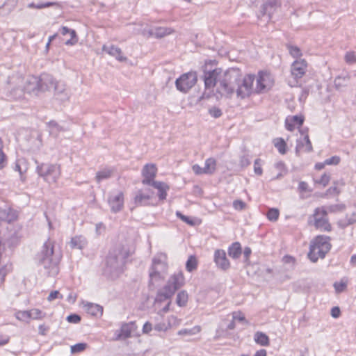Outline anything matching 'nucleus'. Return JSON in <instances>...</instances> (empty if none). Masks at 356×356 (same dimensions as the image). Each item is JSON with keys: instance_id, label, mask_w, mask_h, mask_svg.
I'll return each instance as SVG.
<instances>
[{"instance_id": "f257e3e1", "label": "nucleus", "mask_w": 356, "mask_h": 356, "mask_svg": "<svg viewBox=\"0 0 356 356\" xmlns=\"http://www.w3.org/2000/svg\"><path fill=\"white\" fill-rule=\"evenodd\" d=\"M254 80V76L250 74L242 77L240 70L236 68L222 70L217 92L227 97H231L236 92L238 97L243 99L251 94Z\"/></svg>"}, {"instance_id": "f03ea898", "label": "nucleus", "mask_w": 356, "mask_h": 356, "mask_svg": "<svg viewBox=\"0 0 356 356\" xmlns=\"http://www.w3.org/2000/svg\"><path fill=\"white\" fill-rule=\"evenodd\" d=\"M62 258L60 250L55 248V242L48 238L36 255L39 266L46 270L48 275L54 276L58 273V264Z\"/></svg>"}, {"instance_id": "7ed1b4c3", "label": "nucleus", "mask_w": 356, "mask_h": 356, "mask_svg": "<svg viewBox=\"0 0 356 356\" xmlns=\"http://www.w3.org/2000/svg\"><path fill=\"white\" fill-rule=\"evenodd\" d=\"M129 249L124 245H118L112 249L107 256L104 273L112 277L119 275L124 269L126 259L130 256Z\"/></svg>"}, {"instance_id": "20e7f679", "label": "nucleus", "mask_w": 356, "mask_h": 356, "mask_svg": "<svg viewBox=\"0 0 356 356\" xmlns=\"http://www.w3.org/2000/svg\"><path fill=\"white\" fill-rule=\"evenodd\" d=\"M185 284V278L181 271L175 273L168 280L166 284L159 289L156 293L155 301L162 302L170 300L176 291Z\"/></svg>"}, {"instance_id": "39448f33", "label": "nucleus", "mask_w": 356, "mask_h": 356, "mask_svg": "<svg viewBox=\"0 0 356 356\" xmlns=\"http://www.w3.org/2000/svg\"><path fill=\"white\" fill-rule=\"evenodd\" d=\"M331 248L330 237L318 236L312 241L308 253V257L312 262H316L318 259H323Z\"/></svg>"}, {"instance_id": "423d86ee", "label": "nucleus", "mask_w": 356, "mask_h": 356, "mask_svg": "<svg viewBox=\"0 0 356 356\" xmlns=\"http://www.w3.org/2000/svg\"><path fill=\"white\" fill-rule=\"evenodd\" d=\"M168 273V264L164 254L156 255L152 259L149 268V285L163 280Z\"/></svg>"}, {"instance_id": "0eeeda50", "label": "nucleus", "mask_w": 356, "mask_h": 356, "mask_svg": "<svg viewBox=\"0 0 356 356\" xmlns=\"http://www.w3.org/2000/svg\"><path fill=\"white\" fill-rule=\"evenodd\" d=\"M55 81L53 76L47 74L41 75L40 78L33 76L27 81L25 90L29 93H34L35 95H37L38 92L51 90L54 88Z\"/></svg>"}, {"instance_id": "6e6552de", "label": "nucleus", "mask_w": 356, "mask_h": 356, "mask_svg": "<svg viewBox=\"0 0 356 356\" xmlns=\"http://www.w3.org/2000/svg\"><path fill=\"white\" fill-rule=\"evenodd\" d=\"M38 175L49 184L56 183L60 175V168L58 165L42 163L37 167Z\"/></svg>"}, {"instance_id": "1a4fd4ad", "label": "nucleus", "mask_w": 356, "mask_h": 356, "mask_svg": "<svg viewBox=\"0 0 356 356\" xmlns=\"http://www.w3.org/2000/svg\"><path fill=\"white\" fill-rule=\"evenodd\" d=\"M17 218V213L15 210L6 207L0 208V234L3 232V229L15 230L13 222Z\"/></svg>"}, {"instance_id": "9d476101", "label": "nucleus", "mask_w": 356, "mask_h": 356, "mask_svg": "<svg viewBox=\"0 0 356 356\" xmlns=\"http://www.w3.org/2000/svg\"><path fill=\"white\" fill-rule=\"evenodd\" d=\"M312 218H313L312 224L316 229L327 232L331 230V225L327 218V211L324 207L316 208Z\"/></svg>"}, {"instance_id": "9b49d317", "label": "nucleus", "mask_w": 356, "mask_h": 356, "mask_svg": "<svg viewBox=\"0 0 356 356\" xmlns=\"http://www.w3.org/2000/svg\"><path fill=\"white\" fill-rule=\"evenodd\" d=\"M197 81L196 72H190L185 73L176 80V88L180 92L186 93L195 86Z\"/></svg>"}, {"instance_id": "f8f14e48", "label": "nucleus", "mask_w": 356, "mask_h": 356, "mask_svg": "<svg viewBox=\"0 0 356 356\" xmlns=\"http://www.w3.org/2000/svg\"><path fill=\"white\" fill-rule=\"evenodd\" d=\"M274 84V79L272 74L268 72H260L257 79L255 91L262 93L270 90Z\"/></svg>"}, {"instance_id": "ddd939ff", "label": "nucleus", "mask_w": 356, "mask_h": 356, "mask_svg": "<svg viewBox=\"0 0 356 356\" xmlns=\"http://www.w3.org/2000/svg\"><path fill=\"white\" fill-rule=\"evenodd\" d=\"M222 69L216 68L213 70L204 71V81L206 89L217 87L219 83L220 76H221Z\"/></svg>"}, {"instance_id": "4468645a", "label": "nucleus", "mask_w": 356, "mask_h": 356, "mask_svg": "<svg viewBox=\"0 0 356 356\" xmlns=\"http://www.w3.org/2000/svg\"><path fill=\"white\" fill-rule=\"evenodd\" d=\"M157 173V168L155 164L147 163L144 165L142 170V175L143 179L142 184L144 185H152V183L156 182L154 178Z\"/></svg>"}, {"instance_id": "2eb2a0df", "label": "nucleus", "mask_w": 356, "mask_h": 356, "mask_svg": "<svg viewBox=\"0 0 356 356\" xmlns=\"http://www.w3.org/2000/svg\"><path fill=\"white\" fill-rule=\"evenodd\" d=\"M302 137L297 140L296 153L299 154L300 152H311L313 150L312 143L307 132L300 131Z\"/></svg>"}, {"instance_id": "dca6fc26", "label": "nucleus", "mask_w": 356, "mask_h": 356, "mask_svg": "<svg viewBox=\"0 0 356 356\" xmlns=\"http://www.w3.org/2000/svg\"><path fill=\"white\" fill-rule=\"evenodd\" d=\"M279 6L280 3L277 0H268L262 5L258 17L266 16L267 21H269Z\"/></svg>"}, {"instance_id": "f3484780", "label": "nucleus", "mask_w": 356, "mask_h": 356, "mask_svg": "<svg viewBox=\"0 0 356 356\" xmlns=\"http://www.w3.org/2000/svg\"><path fill=\"white\" fill-rule=\"evenodd\" d=\"M108 204L112 212L117 213L121 211L124 205L123 193L118 192L117 194L111 195L108 197Z\"/></svg>"}, {"instance_id": "a211bd4d", "label": "nucleus", "mask_w": 356, "mask_h": 356, "mask_svg": "<svg viewBox=\"0 0 356 356\" xmlns=\"http://www.w3.org/2000/svg\"><path fill=\"white\" fill-rule=\"evenodd\" d=\"M134 330V323L133 322L124 323L122 324L120 330H115L114 339L116 341L126 339L131 337Z\"/></svg>"}, {"instance_id": "6ab92c4d", "label": "nucleus", "mask_w": 356, "mask_h": 356, "mask_svg": "<svg viewBox=\"0 0 356 356\" xmlns=\"http://www.w3.org/2000/svg\"><path fill=\"white\" fill-rule=\"evenodd\" d=\"M307 62L302 60H297L294 61L291 65V74L295 79H298L302 77L307 71Z\"/></svg>"}, {"instance_id": "aec40b11", "label": "nucleus", "mask_w": 356, "mask_h": 356, "mask_svg": "<svg viewBox=\"0 0 356 356\" xmlns=\"http://www.w3.org/2000/svg\"><path fill=\"white\" fill-rule=\"evenodd\" d=\"M214 261L217 266L222 270L229 268V262L226 257V253L222 250H217L214 254Z\"/></svg>"}, {"instance_id": "412c9836", "label": "nucleus", "mask_w": 356, "mask_h": 356, "mask_svg": "<svg viewBox=\"0 0 356 356\" xmlns=\"http://www.w3.org/2000/svg\"><path fill=\"white\" fill-rule=\"evenodd\" d=\"M102 50L106 52L110 56L115 57L120 62H124L127 60V57L122 55V51L121 49L115 45L104 44L102 47Z\"/></svg>"}, {"instance_id": "4be33fe9", "label": "nucleus", "mask_w": 356, "mask_h": 356, "mask_svg": "<svg viewBox=\"0 0 356 356\" xmlns=\"http://www.w3.org/2000/svg\"><path fill=\"white\" fill-rule=\"evenodd\" d=\"M20 228H17V229H9L8 231H6V233H3V240L5 242H3V244H6V243H8L9 246H13L18 241V239L19 238V236L18 234V231Z\"/></svg>"}, {"instance_id": "5701e85b", "label": "nucleus", "mask_w": 356, "mask_h": 356, "mask_svg": "<svg viewBox=\"0 0 356 356\" xmlns=\"http://www.w3.org/2000/svg\"><path fill=\"white\" fill-rule=\"evenodd\" d=\"M350 81V76L347 73H342L337 76L334 79V86L337 90H343L346 86H348Z\"/></svg>"}, {"instance_id": "b1692460", "label": "nucleus", "mask_w": 356, "mask_h": 356, "mask_svg": "<svg viewBox=\"0 0 356 356\" xmlns=\"http://www.w3.org/2000/svg\"><path fill=\"white\" fill-rule=\"evenodd\" d=\"M84 307L88 314L94 316H102L103 314V307L92 302H86Z\"/></svg>"}, {"instance_id": "393cba45", "label": "nucleus", "mask_w": 356, "mask_h": 356, "mask_svg": "<svg viewBox=\"0 0 356 356\" xmlns=\"http://www.w3.org/2000/svg\"><path fill=\"white\" fill-rule=\"evenodd\" d=\"M151 186L158 190V196L160 200H165L167 191L169 190V186L165 183L157 181L152 183Z\"/></svg>"}, {"instance_id": "a878e982", "label": "nucleus", "mask_w": 356, "mask_h": 356, "mask_svg": "<svg viewBox=\"0 0 356 356\" xmlns=\"http://www.w3.org/2000/svg\"><path fill=\"white\" fill-rule=\"evenodd\" d=\"M304 122L302 116L294 115L286 120V127L289 131H293L296 126L300 127Z\"/></svg>"}, {"instance_id": "bb28decb", "label": "nucleus", "mask_w": 356, "mask_h": 356, "mask_svg": "<svg viewBox=\"0 0 356 356\" xmlns=\"http://www.w3.org/2000/svg\"><path fill=\"white\" fill-rule=\"evenodd\" d=\"M53 90H54L56 95L60 96V100H65L68 98V94L66 92L65 85L63 83L55 81Z\"/></svg>"}, {"instance_id": "cd10ccee", "label": "nucleus", "mask_w": 356, "mask_h": 356, "mask_svg": "<svg viewBox=\"0 0 356 356\" xmlns=\"http://www.w3.org/2000/svg\"><path fill=\"white\" fill-rule=\"evenodd\" d=\"M87 244L86 238L83 236H76L71 238L70 245L73 249H83Z\"/></svg>"}, {"instance_id": "c85d7f7f", "label": "nucleus", "mask_w": 356, "mask_h": 356, "mask_svg": "<svg viewBox=\"0 0 356 356\" xmlns=\"http://www.w3.org/2000/svg\"><path fill=\"white\" fill-rule=\"evenodd\" d=\"M173 32L171 28L168 27H156L149 31V34L156 38H163L165 35H170Z\"/></svg>"}, {"instance_id": "c756f323", "label": "nucleus", "mask_w": 356, "mask_h": 356, "mask_svg": "<svg viewBox=\"0 0 356 356\" xmlns=\"http://www.w3.org/2000/svg\"><path fill=\"white\" fill-rule=\"evenodd\" d=\"M149 200L148 195L144 194L143 192L138 190L134 197V203L137 207L145 206L147 204V202Z\"/></svg>"}, {"instance_id": "7c9ffc66", "label": "nucleus", "mask_w": 356, "mask_h": 356, "mask_svg": "<svg viewBox=\"0 0 356 356\" xmlns=\"http://www.w3.org/2000/svg\"><path fill=\"white\" fill-rule=\"evenodd\" d=\"M242 253L241 244L238 242L233 243L228 249V254L233 259L238 258Z\"/></svg>"}, {"instance_id": "2f4dec72", "label": "nucleus", "mask_w": 356, "mask_h": 356, "mask_svg": "<svg viewBox=\"0 0 356 356\" xmlns=\"http://www.w3.org/2000/svg\"><path fill=\"white\" fill-rule=\"evenodd\" d=\"M216 169V161L215 159L211 157L205 161L204 167V174L212 175Z\"/></svg>"}, {"instance_id": "473e14b6", "label": "nucleus", "mask_w": 356, "mask_h": 356, "mask_svg": "<svg viewBox=\"0 0 356 356\" xmlns=\"http://www.w3.org/2000/svg\"><path fill=\"white\" fill-rule=\"evenodd\" d=\"M254 341L257 343L260 344L261 346H266L269 345V338L268 337L261 332H257L254 334Z\"/></svg>"}, {"instance_id": "72a5a7b5", "label": "nucleus", "mask_w": 356, "mask_h": 356, "mask_svg": "<svg viewBox=\"0 0 356 356\" xmlns=\"http://www.w3.org/2000/svg\"><path fill=\"white\" fill-rule=\"evenodd\" d=\"M188 293L186 291L183 290V291H179L177 293V298H176V303L179 307H185L188 302Z\"/></svg>"}, {"instance_id": "f704fd0d", "label": "nucleus", "mask_w": 356, "mask_h": 356, "mask_svg": "<svg viewBox=\"0 0 356 356\" xmlns=\"http://www.w3.org/2000/svg\"><path fill=\"white\" fill-rule=\"evenodd\" d=\"M113 172V170L111 169H104L102 170L98 171L95 177L96 181L99 183L102 180L107 179L112 176Z\"/></svg>"}, {"instance_id": "c9c22d12", "label": "nucleus", "mask_w": 356, "mask_h": 356, "mask_svg": "<svg viewBox=\"0 0 356 356\" xmlns=\"http://www.w3.org/2000/svg\"><path fill=\"white\" fill-rule=\"evenodd\" d=\"M273 144L281 154L286 152V143L282 138H276L273 140Z\"/></svg>"}, {"instance_id": "e433bc0d", "label": "nucleus", "mask_w": 356, "mask_h": 356, "mask_svg": "<svg viewBox=\"0 0 356 356\" xmlns=\"http://www.w3.org/2000/svg\"><path fill=\"white\" fill-rule=\"evenodd\" d=\"M201 331V327L196 325L191 329H182L178 331V335H195Z\"/></svg>"}, {"instance_id": "4c0bfd02", "label": "nucleus", "mask_w": 356, "mask_h": 356, "mask_svg": "<svg viewBox=\"0 0 356 356\" xmlns=\"http://www.w3.org/2000/svg\"><path fill=\"white\" fill-rule=\"evenodd\" d=\"M197 268V260L194 256H190L186 264V268L188 272H192Z\"/></svg>"}, {"instance_id": "58836bf2", "label": "nucleus", "mask_w": 356, "mask_h": 356, "mask_svg": "<svg viewBox=\"0 0 356 356\" xmlns=\"http://www.w3.org/2000/svg\"><path fill=\"white\" fill-rule=\"evenodd\" d=\"M49 127L50 129V134L51 135H54L55 136H57V134L60 132L63 131L64 129L60 127L55 121H51L49 123Z\"/></svg>"}, {"instance_id": "ea45409f", "label": "nucleus", "mask_w": 356, "mask_h": 356, "mask_svg": "<svg viewBox=\"0 0 356 356\" xmlns=\"http://www.w3.org/2000/svg\"><path fill=\"white\" fill-rule=\"evenodd\" d=\"M49 127L50 129V134L51 135H54L55 136H57V134L60 132L63 131L64 129L60 127L55 121H51L49 123Z\"/></svg>"}, {"instance_id": "a19ab883", "label": "nucleus", "mask_w": 356, "mask_h": 356, "mask_svg": "<svg viewBox=\"0 0 356 356\" xmlns=\"http://www.w3.org/2000/svg\"><path fill=\"white\" fill-rule=\"evenodd\" d=\"M49 127L50 129V134L51 135H54L55 136H57V134L60 132L63 131L64 129L60 127L55 121H51L49 123Z\"/></svg>"}, {"instance_id": "79ce46f5", "label": "nucleus", "mask_w": 356, "mask_h": 356, "mask_svg": "<svg viewBox=\"0 0 356 356\" xmlns=\"http://www.w3.org/2000/svg\"><path fill=\"white\" fill-rule=\"evenodd\" d=\"M287 49L289 50L290 54L294 58H299L302 56V53L300 49L297 46H293L291 44H288Z\"/></svg>"}, {"instance_id": "37998d69", "label": "nucleus", "mask_w": 356, "mask_h": 356, "mask_svg": "<svg viewBox=\"0 0 356 356\" xmlns=\"http://www.w3.org/2000/svg\"><path fill=\"white\" fill-rule=\"evenodd\" d=\"M54 4H56V3H54V2H47V3H38V4H35L34 3H31L28 5V8L42 9V8L50 7Z\"/></svg>"}, {"instance_id": "c03bdc74", "label": "nucleus", "mask_w": 356, "mask_h": 356, "mask_svg": "<svg viewBox=\"0 0 356 356\" xmlns=\"http://www.w3.org/2000/svg\"><path fill=\"white\" fill-rule=\"evenodd\" d=\"M279 211L277 209H270L267 213V218L270 221H276L279 217Z\"/></svg>"}, {"instance_id": "a18cd8bd", "label": "nucleus", "mask_w": 356, "mask_h": 356, "mask_svg": "<svg viewBox=\"0 0 356 356\" xmlns=\"http://www.w3.org/2000/svg\"><path fill=\"white\" fill-rule=\"evenodd\" d=\"M16 318L22 321H28L30 318L29 311H20L16 314Z\"/></svg>"}, {"instance_id": "49530a36", "label": "nucleus", "mask_w": 356, "mask_h": 356, "mask_svg": "<svg viewBox=\"0 0 356 356\" xmlns=\"http://www.w3.org/2000/svg\"><path fill=\"white\" fill-rule=\"evenodd\" d=\"M87 345L85 343H79L71 346L72 353H77L83 351Z\"/></svg>"}, {"instance_id": "de8ad7c7", "label": "nucleus", "mask_w": 356, "mask_h": 356, "mask_svg": "<svg viewBox=\"0 0 356 356\" xmlns=\"http://www.w3.org/2000/svg\"><path fill=\"white\" fill-rule=\"evenodd\" d=\"M345 61L349 64H355L356 63V55L353 51L347 52L344 57Z\"/></svg>"}, {"instance_id": "09e8293b", "label": "nucleus", "mask_w": 356, "mask_h": 356, "mask_svg": "<svg viewBox=\"0 0 356 356\" xmlns=\"http://www.w3.org/2000/svg\"><path fill=\"white\" fill-rule=\"evenodd\" d=\"M70 34L71 38L67 40L65 42V44L66 45H74L78 42V38L76 37V31L73 29H71Z\"/></svg>"}, {"instance_id": "8fccbe9b", "label": "nucleus", "mask_w": 356, "mask_h": 356, "mask_svg": "<svg viewBox=\"0 0 356 356\" xmlns=\"http://www.w3.org/2000/svg\"><path fill=\"white\" fill-rule=\"evenodd\" d=\"M341 159L338 156H333L329 159L325 160V163L327 165H337L339 163Z\"/></svg>"}, {"instance_id": "3c124183", "label": "nucleus", "mask_w": 356, "mask_h": 356, "mask_svg": "<svg viewBox=\"0 0 356 356\" xmlns=\"http://www.w3.org/2000/svg\"><path fill=\"white\" fill-rule=\"evenodd\" d=\"M254 171L255 174L261 175L263 170L261 168V159H257L254 162Z\"/></svg>"}, {"instance_id": "603ef678", "label": "nucleus", "mask_w": 356, "mask_h": 356, "mask_svg": "<svg viewBox=\"0 0 356 356\" xmlns=\"http://www.w3.org/2000/svg\"><path fill=\"white\" fill-rule=\"evenodd\" d=\"M209 113L215 118H220L222 115V111L219 108L215 106L209 108Z\"/></svg>"}, {"instance_id": "864d4df0", "label": "nucleus", "mask_w": 356, "mask_h": 356, "mask_svg": "<svg viewBox=\"0 0 356 356\" xmlns=\"http://www.w3.org/2000/svg\"><path fill=\"white\" fill-rule=\"evenodd\" d=\"M30 312V318L33 319H39L42 318L43 316L42 315V313L40 310L38 309H33L29 311Z\"/></svg>"}, {"instance_id": "5fc2aeb1", "label": "nucleus", "mask_w": 356, "mask_h": 356, "mask_svg": "<svg viewBox=\"0 0 356 356\" xmlns=\"http://www.w3.org/2000/svg\"><path fill=\"white\" fill-rule=\"evenodd\" d=\"M176 216L180 218L182 221L185 222L188 225H193L194 222L192 219H191L189 217L183 215L180 211L176 212Z\"/></svg>"}, {"instance_id": "6e6d98bb", "label": "nucleus", "mask_w": 356, "mask_h": 356, "mask_svg": "<svg viewBox=\"0 0 356 356\" xmlns=\"http://www.w3.org/2000/svg\"><path fill=\"white\" fill-rule=\"evenodd\" d=\"M347 286V284L346 282H335L334 284V287L337 293H341L343 291Z\"/></svg>"}, {"instance_id": "4d7b16f0", "label": "nucleus", "mask_w": 356, "mask_h": 356, "mask_svg": "<svg viewBox=\"0 0 356 356\" xmlns=\"http://www.w3.org/2000/svg\"><path fill=\"white\" fill-rule=\"evenodd\" d=\"M81 316L78 314H70L67 317V321L72 323H78L81 321Z\"/></svg>"}, {"instance_id": "13d9d810", "label": "nucleus", "mask_w": 356, "mask_h": 356, "mask_svg": "<svg viewBox=\"0 0 356 356\" xmlns=\"http://www.w3.org/2000/svg\"><path fill=\"white\" fill-rule=\"evenodd\" d=\"M3 144L0 138V169L3 168L6 164V156L2 151Z\"/></svg>"}, {"instance_id": "bf43d9fd", "label": "nucleus", "mask_w": 356, "mask_h": 356, "mask_svg": "<svg viewBox=\"0 0 356 356\" xmlns=\"http://www.w3.org/2000/svg\"><path fill=\"white\" fill-rule=\"evenodd\" d=\"M233 207L235 209L241 211L245 209V203L244 202H243L242 200H237L234 201Z\"/></svg>"}, {"instance_id": "052dcab7", "label": "nucleus", "mask_w": 356, "mask_h": 356, "mask_svg": "<svg viewBox=\"0 0 356 356\" xmlns=\"http://www.w3.org/2000/svg\"><path fill=\"white\" fill-rule=\"evenodd\" d=\"M56 298H60V299L63 298V296L59 293L58 291H51L49 293V296L47 298V300L49 301H52V300H54Z\"/></svg>"}, {"instance_id": "680f3d73", "label": "nucleus", "mask_w": 356, "mask_h": 356, "mask_svg": "<svg viewBox=\"0 0 356 356\" xmlns=\"http://www.w3.org/2000/svg\"><path fill=\"white\" fill-rule=\"evenodd\" d=\"M330 181V176L327 174L323 175L320 179L316 181V182L322 184L323 186H325Z\"/></svg>"}, {"instance_id": "e2e57ef3", "label": "nucleus", "mask_w": 356, "mask_h": 356, "mask_svg": "<svg viewBox=\"0 0 356 356\" xmlns=\"http://www.w3.org/2000/svg\"><path fill=\"white\" fill-rule=\"evenodd\" d=\"M275 168L280 172H286V166L284 162L278 161L275 163Z\"/></svg>"}, {"instance_id": "0e129e2a", "label": "nucleus", "mask_w": 356, "mask_h": 356, "mask_svg": "<svg viewBox=\"0 0 356 356\" xmlns=\"http://www.w3.org/2000/svg\"><path fill=\"white\" fill-rule=\"evenodd\" d=\"M192 169L196 175L204 174V168L200 167L197 164L193 165Z\"/></svg>"}, {"instance_id": "69168bd1", "label": "nucleus", "mask_w": 356, "mask_h": 356, "mask_svg": "<svg viewBox=\"0 0 356 356\" xmlns=\"http://www.w3.org/2000/svg\"><path fill=\"white\" fill-rule=\"evenodd\" d=\"M252 250L250 248L245 247L243 250V255L245 257V262H247L248 261V259L251 254Z\"/></svg>"}, {"instance_id": "338daca9", "label": "nucleus", "mask_w": 356, "mask_h": 356, "mask_svg": "<svg viewBox=\"0 0 356 356\" xmlns=\"http://www.w3.org/2000/svg\"><path fill=\"white\" fill-rule=\"evenodd\" d=\"M340 309L337 307H334L331 310V315L333 318H338L340 315Z\"/></svg>"}, {"instance_id": "774afa93", "label": "nucleus", "mask_w": 356, "mask_h": 356, "mask_svg": "<svg viewBox=\"0 0 356 356\" xmlns=\"http://www.w3.org/2000/svg\"><path fill=\"white\" fill-rule=\"evenodd\" d=\"M154 330L156 331H165L167 327L165 323H160L155 325Z\"/></svg>"}]
</instances>
